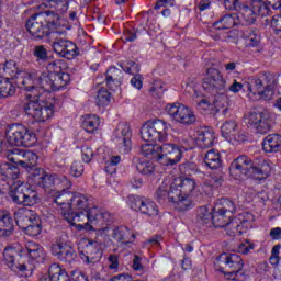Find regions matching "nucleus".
Instances as JSON below:
<instances>
[{
    "mask_svg": "<svg viewBox=\"0 0 281 281\" xmlns=\"http://www.w3.org/2000/svg\"><path fill=\"white\" fill-rule=\"evenodd\" d=\"M14 218L18 227L23 229L27 236H38L43 231L41 217L36 212L27 207L18 209L14 212Z\"/></svg>",
    "mask_w": 281,
    "mask_h": 281,
    "instance_id": "6e6552de",
    "label": "nucleus"
},
{
    "mask_svg": "<svg viewBox=\"0 0 281 281\" xmlns=\"http://www.w3.org/2000/svg\"><path fill=\"white\" fill-rule=\"evenodd\" d=\"M212 212L207 210V206H200L196 215L198 225H212Z\"/></svg>",
    "mask_w": 281,
    "mask_h": 281,
    "instance_id": "49530a36",
    "label": "nucleus"
},
{
    "mask_svg": "<svg viewBox=\"0 0 281 281\" xmlns=\"http://www.w3.org/2000/svg\"><path fill=\"white\" fill-rule=\"evenodd\" d=\"M271 161L259 159L254 162L245 155L234 159L229 167L231 176L234 177V179L250 177L257 181L269 179V177H271Z\"/></svg>",
    "mask_w": 281,
    "mask_h": 281,
    "instance_id": "7ed1b4c3",
    "label": "nucleus"
},
{
    "mask_svg": "<svg viewBox=\"0 0 281 281\" xmlns=\"http://www.w3.org/2000/svg\"><path fill=\"white\" fill-rule=\"evenodd\" d=\"M134 164H136V170L139 175H143L144 177L155 176V164L151 161L136 158L134 159Z\"/></svg>",
    "mask_w": 281,
    "mask_h": 281,
    "instance_id": "e433bc0d",
    "label": "nucleus"
},
{
    "mask_svg": "<svg viewBox=\"0 0 281 281\" xmlns=\"http://www.w3.org/2000/svg\"><path fill=\"white\" fill-rule=\"evenodd\" d=\"M240 25L238 14H226L218 21L213 23L215 30H232V27Z\"/></svg>",
    "mask_w": 281,
    "mask_h": 281,
    "instance_id": "2f4dec72",
    "label": "nucleus"
},
{
    "mask_svg": "<svg viewBox=\"0 0 281 281\" xmlns=\"http://www.w3.org/2000/svg\"><path fill=\"white\" fill-rule=\"evenodd\" d=\"M178 144L183 150H192L194 148V138L190 134H182L178 138Z\"/></svg>",
    "mask_w": 281,
    "mask_h": 281,
    "instance_id": "4d7b16f0",
    "label": "nucleus"
},
{
    "mask_svg": "<svg viewBox=\"0 0 281 281\" xmlns=\"http://www.w3.org/2000/svg\"><path fill=\"white\" fill-rule=\"evenodd\" d=\"M172 205L178 212H188V210H192V200L190 199V195H182L178 198Z\"/></svg>",
    "mask_w": 281,
    "mask_h": 281,
    "instance_id": "09e8293b",
    "label": "nucleus"
},
{
    "mask_svg": "<svg viewBox=\"0 0 281 281\" xmlns=\"http://www.w3.org/2000/svg\"><path fill=\"white\" fill-rule=\"evenodd\" d=\"M251 8H254L257 16H269L271 14V9L262 0H252Z\"/></svg>",
    "mask_w": 281,
    "mask_h": 281,
    "instance_id": "8fccbe9b",
    "label": "nucleus"
},
{
    "mask_svg": "<svg viewBox=\"0 0 281 281\" xmlns=\"http://www.w3.org/2000/svg\"><path fill=\"white\" fill-rule=\"evenodd\" d=\"M217 210H220L227 216H231V218H232V214H236L237 207H236V203H234V201H232L227 198H223L220 200V206H217Z\"/></svg>",
    "mask_w": 281,
    "mask_h": 281,
    "instance_id": "de8ad7c7",
    "label": "nucleus"
},
{
    "mask_svg": "<svg viewBox=\"0 0 281 281\" xmlns=\"http://www.w3.org/2000/svg\"><path fill=\"white\" fill-rule=\"evenodd\" d=\"M248 218H254L251 213H246L239 215V217L228 220L226 226V232L228 236H240L243 234V225L249 221Z\"/></svg>",
    "mask_w": 281,
    "mask_h": 281,
    "instance_id": "393cba45",
    "label": "nucleus"
},
{
    "mask_svg": "<svg viewBox=\"0 0 281 281\" xmlns=\"http://www.w3.org/2000/svg\"><path fill=\"white\" fill-rule=\"evenodd\" d=\"M257 16L256 9H254V7H248L239 11V14H237V20L239 21L240 25H254Z\"/></svg>",
    "mask_w": 281,
    "mask_h": 281,
    "instance_id": "f704fd0d",
    "label": "nucleus"
},
{
    "mask_svg": "<svg viewBox=\"0 0 281 281\" xmlns=\"http://www.w3.org/2000/svg\"><path fill=\"white\" fill-rule=\"evenodd\" d=\"M159 150H161V145L144 144L140 146V155L148 159H156V161H159Z\"/></svg>",
    "mask_w": 281,
    "mask_h": 281,
    "instance_id": "58836bf2",
    "label": "nucleus"
},
{
    "mask_svg": "<svg viewBox=\"0 0 281 281\" xmlns=\"http://www.w3.org/2000/svg\"><path fill=\"white\" fill-rule=\"evenodd\" d=\"M111 104V93L106 88H102L97 94V106H109Z\"/></svg>",
    "mask_w": 281,
    "mask_h": 281,
    "instance_id": "864d4df0",
    "label": "nucleus"
},
{
    "mask_svg": "<svg viewBox=\"0 0 281 281\" xmlns=\"http://www.w3.org/2000/svg\"><path fill=\"white\" fill-rule=\"evenodd\" d=\"M244 122L260 135H267L271 131V124H273L271 115L267 111L248 112L245 114Z\"/></svg>",
    "mask_w": 281,
    "mask_h": 281,
    "instance_id": "f8f14e48",
    "label": "nucleus"
},
{
    "mask_svg": "<svg viewBox=\"0 0 281 281\" xmlns=\"http://www.w3.org/2000/svg\"><path fill=\"white\" fill-rule=\"evenodd\" d=\"M26 30L33 41H43L49 36V30L38 13H34L27 19Z\"/></svg>",
    "mask_w": 281,
    "mask_h": 281,
    "instance_id": "f3484780",
    "label": "nucleus"
},
{
    "mask_svg": "<svg viewBox=\"0 0 281 281\" xmlns=\"http://www.w3.org/2000/svg\"><path fill=\"white\" fill-rule=\"evenodd\" d=\"M3 258L7 267L11 269V271H27V266L21 263V254L14 247L4 248Z\"/></svg>",
    "mask_w": 281,
    "mask_h": 281,
    "instance_id": "4be33fe9",
    "label": "nucleus"
},
{
    "mask_svg": "<svg viewBox=\"0 0 281 281\" xmlns=\"http://www.w3.org/2000/svg\"><path fill=\"white\" fill-rule=\"evenodd\" d=\"M202 88L206 93L215 97L211 102L205 98L195 97V104L198 111L202 113V115H214V113H222L223 115H227V111L229 109V103L227 99V81L221 74V70L211 67L206 69V77L202 82Z\"/></svg>",
    "mask_w": 281,
    "mask_h": 281,
    "instance_id": "f257e3e1",
    "label": "nucleus"
},
{
    "mask_svg": "<svg viewBox=\"0 0 281 281\" xmlns=\"http://www.w3.org/2000/svg\"><path fill=\"white\" fill-rule=\"evenodd\" d=\"M16 93L14 83L10 81V78H0V97L10 98Z\"/></svg>",
    "mask_w": 281,
    "mask_h": 281,
    "instance_id": "79ce46f5",
    "label": "nucleus"
},
{
    "mask_svg": "<svg viewBox=\"0 0 281 281\" xmlns=\"http://www.w3.org/2000/svg\"><path fill=\"white\" fill-rule=\"evenodd\" d=\"M5 139L9 146H23L24 148H32L38 142L36 134L22 124L10 125L7 130Z\"/></svg>",
    "mask_w": 281,
    "mask_h": 281,
    "instance_id": "0eeeda50",
    "label": "nucleus"
},
{
    "mask_svg": "<svg viewBox=\"0 0 281 281\" xmlns=\"http://www.w3.org/2000/svg\"><path fill=\"white\" fill-rule=\"evenodd\" d=\"M80 53L78 52V46H76V43L68 41L66 50H64V55H61V58H67L68 60H72V58H76Z\"/></svg>",
    "mask_w": 281,
    "mask_h": 281,
    "instance_id": "13d9d810",
    "label": "nucleus"
},
{
    "mask_svg": "<svg viewBox=\"0 0 281 281\" xmlns=\"http://www.w3.org/2000/svg\"><path fill=\"white\" fill-rule=\"evenodd\" d=\"M40 281H71L67 271L60 265L53 263L48 269L47 276L41 277Z\"/></svg>",
    "mask_w": 281,
    "mask_h": 281,
    "instance_id": "c85d7f7f",
    "label": "nucleus"
},
{
    "mask_svg": "<svg viewBox=\"0 0 281 281\" xmlns=\"http://www.w3.org/2000/svg\"><path fill=\"white\" fill-rule=\"evenodd\" d=\"M130 207L134 210V212H140V214H145L146 216H157V214H159L157 204L146 198H131Z\"/></svg>",
    "mask_w": 281,
    "mask_h": 281,
    "instance_id": "aec40b11",
    "label": "nucleus"
},
{
    "mask_svg": "<svg viewBox=\"0 0 281 281\" xmlns=\"http://www.w3.org/2000/svg\"><path fill=\"white\" fill-rule=\"evenodd\" d=\"M20 172L19 167L10 162H3L0 165V175H2L4 179H11L14 181V179H19Z\"/></svg>",
    "mask_w": 281,
    "mask_h": 281,
    "instance_id": "a19ab883",
    "label": "nucleus"
},
{
    "mask_svg": "<svg viewBox=\"0 0 281 281\" xmlns=\"http://www.w3.org/2000/svg\"><path fill=\"white\" fill-rule=\"evenodd\" d=\"M102 232L105 236H111L114 240H117V243H122V245H128V243H131V238H135V235H133L126 226H105L102 228Z\"/></svg>",
    "mask_w": 281,
    "mask_h": 281,
    "instance_id": "b1692460",
    "label": "nucleus"
},
{
    "mask_svg": "<svg viewBox=\"0 0 281 281\" xmlns=\"http://www.w3.org/2000/svg\"><path fill=\"white\" fill-rule=\"evenodd\" d=\"M100 126V117L95 114H87L82 121V128L86 133H95Z\"/></svg>",
    "mask_w": 281,
    "mask_h": 281,
    "instance_id": "ea45409f",
    "label": "nucleus"
},
{
    "mask_svg": "<svg viewBox=\"0 0 281 281\" xmlns=\"http://www.w3.org/2000/svg\"><path fill=\"white\" fill-rule=\"evenodd\" d=\"M14 232V220L12 218V214L8 211L0 212V236L2 238H8V236H12Z\"/></svg>",
    "mask_w": 281,
    "mask_h": 281,
    "instance_id": "cd10ccee",
    "label": "nucleus"
},
{
    "mask_svg": "<svg viewBox=\"0 0 281 281\" xmlns=\"http://www.w3.org/2000/svg\"><path fill=\"white\" fill-rule=\"evenodd\" d=\"M226 140L232 142L233 144H243L244 142H247V133L237 127L233 135Z\"/></svg>",
    "mask_w": 281,
    "mask_h": 281,
    "instance_id": "680f3d73",
    "label": "nucleus"
},
{
    "mask_svg": "<svg viewBox=\"0 0 281 281\" xmlns=\"http://www.w3.org/2000/svg\"><path fill=\"white\" fill-rule=\"evenodd\" d=\"M23 109L35 122H47L54 115V104L41 99L40 95L24 103Z\"/></svg>",
    "mask_w": 281,
    "mask_h": 281,
    "instance_id": "9d476101",
    "label": "nucleus"
},
{
    "mask_svg": "<svg viewBox=\"0 0 281 281\" xmlns=\"http://www.w3.org/2000/svg\"><path fill=\"white\" fill-rule=\"evenodd\" d=\"M10 198L13 203L18 205H35L36 201H38V195L36 191L30 189L23 182L18 181V187H14L10 193Z\"/></svg>",
    "mask_w": 281,
    "mask_h": 281,
    "instance_id": "4468645a",
    "label": "nucleus"
},
{
    "mask_svg": "<svg viewBox=\"0 0 281 281\" xmlns=\"http://www.w3.org/2000/svg\"><path fill=\"white\" fill-rule=\"evenodd\" d=\"M204 162L207 168H211V170H218L223 164V160L221 159V153H218L216 149H210L205 154Z\"/></svg>",
    "mask_w": 281,
    "mask_h": 281,
    "instance_id": "72a5a7b5",
    "label": "nucleus"
},
{
    "mask_svg": "<svg viewBox=\"0 0 281 281\" xmlns=\"http://www.w3.org/2000/svg\"><path fill=\"white\" fill-rule=\"evenodd\" d=\"M262 148L265 153H280L281 150V135L270 134L263 138Z\"/></svg>",
    "mask_w": 281,
    "mask_h": 281,
    "instance_id": "c756f323",
    "label": "nucleus"
},
{
    "mask_svg": "<svg viewBox=\"0 0 281 281\" xmlns=\"http://www.w3.org/2000/svg\"><path fill=\"white\" fill-rule=\"evenodd\" d=\"M70 188H57L58 191H53V203H56L65 212H70L74 202V192L69 191Z\"/></svg>",
    "mask_w": 281,
    "mask_h": 281,
    "instance_id": "5701e85b",
    "label": "nucleus"
},
{
    "mask_svg": "<svg viewBox=\"0 0 281 281\" xmlns=\"http://www.w3.org/2000/svg\"><path fill=\"white\" fill-rule=\"evenodd\" d=\"M217 41L225 43H238V32L236 31H223L217 34Z\"/></svg>",
    "mask_w": 281,
    "mask_h": 281,
    "instance_id": "5fc2aeb1",
    "label": "nucleus"
},
{
    "mask_svg": "<svg viewBox=\"0 0 281 281\" xmlns=\"http://www.w3.org/2000/svg\"><path fill=\"white\" fill-rule=\"evenodd\" d=\"M0 76L11 78L16 85V88L22 89V91H34V75L19 70L14 60L0 64Z\"/></svg>",
    "mask_w": 281,
    "mask_h": 281,
    "instance_id": "39448f33",
    "label": "nucleus"
},
{
    "mask_svg": "<svg viewBox=\"0 0 281 281\" xmlns=\"http://www.w3.org/2000/svg\"><path fill=\"white\" fill-rule=\"evenodd\" d=\"M85 172V165L82 161H74L70 166V175L71 177H82Z\"/></svg>",
    "mask_w": 281,
    "mask_h": 281,
    "instance_id": "e2e57ef3",
    "label": "nucleus"
},
{
    "mask_svg": "<svg viewBox=\"0 0 281 281\" xmlns=\"http://www.w3.org/2000/svg\"><path fill=\"white\" fill-rule=\"evenodd\" d=\"M131 137H133V134L131 133V125L120 123L114 132V142L117 144L120 153L123 155H128L133 148Z\"/></svg>",
    "mask_w": 281,
    "mask_h": 281,
    "instance_id": "dca6fc26",
    "label": "nucleus"
},
{
    "mask_svg": "<svg viewBox=\"0 0 281 281\" xmlns=\"http://www.w3.org/2000/svg\"><path fill=\"white\" fill-rule=\"evenodd\" d=\"M76 258H77L76 250L71 246L65 245L58 260H60L61 262L71 265V262H74Z\"/></svg>",
    "mask_w": 281,
    "mask_h": 281,
    "instance_id": "3c124183",
    "label": "nucleus"
},
{
    "mask_svg": "<svg viewBox=\"0 0 281 281\" xmlns=\"http://www.w3.org/2000/svg\"><path fill=\"white\" fill-rule=\"evenodd\" d=\"M267 25H270L274 30L276 34L281 32V15H273L270 20L266 19Z\"/></svg>",
    "mask_w": 281,
    "mask_h": 281,
    "instance_id": "69168bd1",
    "label": "nucleus"
},
{
    "mask_svg": "<svg viewBox=\"0 0 281 281\" xmlns=\"http://www.w3.org/2000/svg\"><path fill=\"white\" fill-rule=\"evenodd\" d=\"M33 56L38 65L43 63H49V50L45 45H36L33 47Z\"/></svg>",
    "mask_w": 281,
    "mask_h": 281,
    "instance_id": "37998d69",
    "label": "nucleus"
},
{
    "mask_svg": "<svg viewBox=\"0 0 281 281\" xmlns=\"http://www.w3.org/2000/svg\"><path fill=\"white\" fill-rule=\"evenodd\" d=\"M251 82L252 85L249 82L245 83V88L248 91V97L251 100H271V98H273V89L266 86L260 77L252 79Z\"/></svg>",
    "mask_w": 281,
    "mask_h": 281,
    "instance_id": "a211bd4d",
    "label": "nucleus"
},
{
    "mask_svg": "<svg viewBox=\"0 0 281 281\" xmlns=\"http://www.w3.org/2000/svg\"><path fill=\"white\" fill-rule=\"evenodd\" d=\"M166 91V88H164V82L160 80H156L153 82L149 93L153 95V98H164V92Z\"/></svg>",
    "mask_w": 281,
    "mask_h": 281,
    "instance_id": "bf43d9fd",
    "label": "nucleus"
},
{
    "mask_svg": "<svg viewBox=\"0 0 281 281\" xmlns=\"http://www.w3.org/2000/svg\"><path fill=\"white\" fill-rule=\"evenodd\" d=\"M67 43H69V40H65L63 37L55 38V41L52 44L53 52H55V54H58V56L63 57L67 48Z\"/></svg>",
    "mask_w": 281,
    "mask_h": 281,
    "instance_id": "6e6d98bb",
    "label": "nucleus"
},
{
    "mask_svg": "<svg viewBox=\"0 0 281 281\" xmlns=\"http://www.w3.org/2000/svg\"><path fill=\"white\" fill-rule=\"evenodd\" d=\"M16 166H21L27 172L29 182L37 188L48 190V188H71L72 183L65 176L48 173L43 168H37L38 156L32 150H18L15 157H11Z\"/></svg>",
    "mask_w": 281,
    "mask_h": 281,
    "instance_id": "f03ea898",
    "label": "nucleus"
},
{
    "mask_svg": "<svg viewBox=\"0 0 281 281\" xmlns=\"http://www.w3.org/2000/svg\"><path fill=\"white\" fill-rule=\"evenodd\" d=\"M176 182V186L180 189V192L183 196H190L192 192H194L196 188V182L192 178H177L173 180Z\"/></svg>",
    "mask_w": 281,
    "mask_h": 281,
    "instance_id": "473e14b6",
    "label": "nucleus"
},
{
    "mask_svg": "<svg viewBox=\"0 0 281 281\" xmlns=\"http://www.w3.org/2000/svg\"><path fill=\"white\" fill-rule=\"evenodd\" d=\"M123 71H125V74H131V76H137L139 74V65L135 61H127L123 67Z\"/></svg>",
    "mask_w": 281,
    "mask_h": 281,
    "instance_id": "774afa93",
    "label": "nucleus"
},
{
    "mask_svg": "<svg viewBox=\"0 0 281 281\" xmlns=\"http://www.w3.org/2000/svg\"><path fill=\"white\" fill-rule=\"evenodd\" d=\"M168 199V187L167 186H160L156 190V200L158 203H166Z\"/></svg>",
    "mask_w": 281,
    "mask_h": 281,
    "instance_id": "338daca9",
    "label": "nucleus"
},
{
    "mask_svg": "<svg viewBox=\"0 0 281 281\" xmlns=\"http://www.w3.org/2000/svg\"><path fill=\"white\" fill-rule=\"evenodd\" d=\"M180 170L187 177H192V175H196V172H199V168H196V164L194 162H187L181 165Z\"/></svg>",
    "mask_w": 281,
    "mask_h": 281,
    "instance_id": "0e129e2a",
    "label": "nucleus"
},
{
    "mask_svg": "<svg viewBox=\"0 0 281 281\" xmlns=\"http://www.w3.org/2000/svg\"><path fill=\"white\" fill-rule=\"evenodd\" d=\"M181 148L172 143L160 145L159 149V164L162 166H175L181 161Z\"/></svg>",
    "mask_w": 281,
    "mask_h": 281,
    "instance_id": "6ab92c4d",
    "label": "nucleus"
},
{
    "mask_svg": "<svg viewBox=\"0 0 281 281\" xmlns=\"http://www.w3.org/2000/svg\"><path fill=\"white\" fill-rule=\"evenodd\" d=\"M81 221H89L86 229H95L100 223H111L113 216L109 212H102L100 207L93 206V209L88 213V217L82 215Z\"/></svg>",
    "mask_w": 281,
    "mask_h": 281,
    "instance_id": "412c9836",
    "label": "nucleus"
},
{
    "mask_svg": "<svg viewBox=\"0 0 281 281\" xmlns=\"http://www.w3.org/2000/svg\"><path fill=\"white\" fill-rule=\"evenodd\" d=\"M95 207L92 196L83 194H75L72 198V204L69 212H64V218L70 225H77L79 229H87L89 220L82 221V216L89 218V212ZM79 223V224H78Z\"/></svg>",
    "mask_w": 281,
    "mask_h": 281,
    "instance_id": "20e7f679",
    "label": "nucleus"
},
{
    "mask_svg": "<svg viewBox=\"0 0 281 281\" xmlns=\"http://www.w3.org/2000/svg\"><path fill=\"white\" fill-rule=\"evenodd\" d=\"M124 79V72L120 70L117 67H110L105 72V82L106 87L112 91H115L120 85H122V80Z\"/></svg>",
    "mask_w": 281,
    "mask_h": 281,
    "instance_id": "bb28decb",
    "label": "nucleus"
},
{
    "mask_svg": "<svg viewBox=\"0 0 281 281\" xmlns=\"http://www.w3.org/2000/svg\"><path fill=\"white\" fill-rule=\"evenodd\" d=\"M33 75V82L34 89L36 87H40V89H43L44 91H60V89H64L69 82H71V76L70 75H61L58 76L56 74H49V72H40V75L35 76Z\"/></svg>",
    "mask_w": 281,
    "mask_h": 281,
    "instance_id": "1a4fd4ad",
    "label": "nucleus"
},
{
    "mask_svg": "<svg viewBox=\"0 0 281 281\" xmlns=\"http://www.w3.org/2000/svg\"><path fill=\"white\" fill-rule=\"evenodd\" d=\"M144 142H166L168 139V125L161 120L148 121L140 128Z\"/></svg>",
    "mask_w": 281,
    "mask_h": 281,
    "instance_id": "9b49d317",
    "label": "nucleus"
},
{
    "mask_svg": "<svg viewBox=\"0 0 281 281\" xmlns=\"http://www.w3.org/2000/svg\"><path fill=\"white\" fill-rule=\"evenodd\" d=\"M165 110L175 122H178V124L190 126V124H194V122H196V115H194V112L181 103H168Z\"/></svg>",
    "mask_w": 281,
    "mask_h": 281,
    "instance_id": "ddd939ff",
    "label": "nucleus"
},
{
    "mask_svg": "<svg viewBox=\"0 0 281 281\" xmlns=\"http://www.w3.org/2000/svg\"><path fill=\"white\" fill-rule=\"evenodd\" d=\"M38 15L41 16L42 21H44L47 30H58V27H60V15L55 11L46 10L40 12Z\"/></svg>",
    "mask_w": 281,
    "mask_h": 281,
    "instance_id": "7c9ffc66",
    "label": "nucleus"
},
{
    "mask_svg": "<svg viewBox=\"0 0 281 281\" xmlns=\"http://www.w3.org/2000/svg\"><path fill=\"white\" fill-rule=\"evenodd\" d=\"M180 196H183V193L181 192L179 186H176L173 180L168 191V201L169 203H175L176 201H179Z\"/></svg>",
    "mask_w": 281,
    "mask_h": 281,
    "instance_id": "052dcab7",
    "label": "nucleus"
},
{
    "mask_svg": "<svg viewBox=\"0 0 281 281\" xmlns=\"http://www.w3.org/2000/svg\"><path fill=\"white\" fill-rule=\"evenodd\" d=\"M103 254L102 245L100 243L88 240L86 246L79 250V258L85 265L93 267V265H98V262L102 260Z\"/></svg>",
    "mask_w": 281,
    "mask_h": 281,
    "instance_id": "2eb2a0df",
    "label": "nucleus"
},
{
    "mask_svg": "<svg viewBox=\"0 0 281 281\" xmlns=\"http://www.w3.org/2000/svg\"><path fill=\"white\" fill-rule=\"evenodd\" d=\"M217 265L220 267V271L224 273L227 280L235 281H245V271L243 268L245 267V262L243 258L236 254H223L217 258Z\"/></svg>",
    "mask_w": 281,
    "mask_h": 281,
    "instance_id": "423d86ee",
    "label": "nucleus"
},
{
    "mask_svg": "<svg viewBox=\"0 0 281 281\" xmlns=\"http://www.w3.org/2000/svg\"><path fill=\"white\" fill-rule=\"evenodd\" d=\"M63 67H65V61L60 59H55L53 61H48L46 65L47 72L46 74H55V76H69L68 72L63 71Z\"/></svg>",
    "mask_w": 281,
    "mask_h": 281,
    "instance_id": "a18cd8bd",
    "label": "nucleus"
},
{
    "mask_svg": "<svg viewBox=\"0 0 281 281\" xmlns=\"http://www.w3.org/2000/svg\"><path fill=\"white\" fill-rule=\"evenodd\" d=\"M26 251L33 260H37L38 262L45 260V249L40 244L29 241L26 244Z\"/></svg>",
    "mask_w": 281,
    "mask_h": 281,
    "instance_id": "c9c22d12",
    "label": "nucleus"
},
{
    "mask_svg": "<svg viewBox=\"0 0 281 281\" xmlns=\"http://www.w3.org/2000/svg\"><path fill=\"white\" fill-rule=\"evenodd\" d=\"M231 218L232 215H227L217 209L212 215L211 225L215 227H226Z\"/></svg>",
    "mask_w": 281,
    "mask_h": 281,
    "instance_id": "c03bdc74",
    "label": "nucleus"
},
{
    "mask_svg": "<svg viewBox=\"0 0 281 281\" xmlns=\"http://www.w3.org/2000/svg\"><path fill=\"white\" fill-rule=\"evenodd\" d=\"M238 128V123H236V121H226L224 122V124L221 126V133H222V137H224V139L229 138L231 136L234 135V133H236Z\"/></svg>",
    "mask_w": 281,
    "mask_h": 281,
    "instance_id": "603ef678",
    "label": "nucleus"
},
{
    "mask_svg": "<svg viewBox=\"0 0 281 281\" xmlns=\"http://www.w3.org/2000/svg\"><path fill=\"white\" fill-rule=\"evenodd\" d=\"M241 36L250 47H257L260 43V33L254 27H247L241 31Z\"/></svg>",
    "mask_w": 281,
    "mask_h": 281,
    "instance_id": "4c0bfd02",
    "label": "nucleus"
},
{
    "mask_svg": "<svg viewBox=\"0 0 281 281\" xmlns=\"http://www.w3.org/2000/svg\"><path fill=\"white\" fill-rule=\"evenodd\" d=\"M198 136L195 139V144L199 146V148H212L214 146V139L216 137L214 136V131L210 127H203L199 130Z\"/></svg>",
    "mask_w": 281,
    "mask_h": 281,
    "instance_id": "a878e982",
    "label": "nucleus"
}]
</instances>
